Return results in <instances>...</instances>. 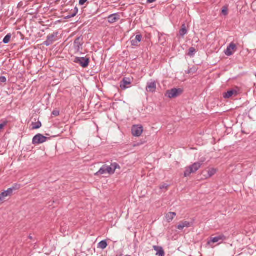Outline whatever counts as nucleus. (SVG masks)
I'll return each instance as SVG.
<instances>
[{
  "instance_id": "18",
  "label": "nucleus",
  "mask_w": 256,
  "mask_h": 256,
  "mask_svg": "<svg viewBox=\"0 0 256 256\" xmlns=\"http://www.w3.org/2000/svg\"><path fill=\"white\" fill-rule=\"evenodd\" d=\"M154 250L156 251V255H158L159 256H164V252L162 248L158 246H154Z\"/></svg>"
},
{
  "instance_id": "21",
  "label": "nucleus",
  "mask_w": 256,
  "mask_h": 256,
  "mask_svg": "<svg viewBox=\"0 0 256 256\" xmlns=\"http://www.w3.org/2000/svg\"><path fill=\"white\" fill-rule=\"evenodd\" d=\"M176 216V214L175 212H168L166 215V219L168 222H170L172 221L174 218V216Z\"/></svg>"
},
{
  "instance_id": "25",
  "label": "nucleus",
  "mask_w": 256,
  "mask_h": 256,
  "mask_svg": "<svg viewBox=\"0 0 256 256\" xmlns=\"http://www.w3.org/2000/svg\"><path fill=\"white\" fill-rule=\"evenodd\" d=\"M11 36H11V34H7V35H6V36L4 38V40H3V42H4V44H8V43L10 42V40Z\"/></svg>"
},
{
  "instance_id": "15",
  "label": "nucleus",
  "mask_w": 256,
  "mask_h": 256,
  "mask_svg": "<svg viewBox=\"0 0 256 256\" xmlns=\"http://www.w3.org/2000/svg\"><path fill=\"white\" fill-rule=\"evenodd\" d=\"M141 40L142 36L140 35H137L134 38H131L130 42L132 46H138Z\"/></svg>"
},
{
  "instance_id": "22",
  "label": "nucleus",
  "mask_w": 256,
  "mask_h": 256,
  "mask_svg": "<svg viewBox=\"0 0 256 256\" xmlns=\"http://www.w3.org/2000/svg\"><path fill=\"white\" fill-rule=\"evenodd\" d=\"M107 246L106 242V240H102L98 243V248L104 250L106 248Z\"/></svg>"
},
{
  "instance_id": "8",
  "label": "nucleus",
  "mask_w": 256,
  "mask_h": 256,
  "mask_svg": "<svg viewBox=\"0 0 256 256\" xmlns=\"http://www.w3.org/2000/svg\"><path fill=\"white\" fill-rule=\"evenodd\" d=\"M75 62L80 64L82 67L86 68L88 66L90 60L86 58H77Z\"/></svg>"
},
{
  "instance_id": "3",
  "label": "nucleus",
  "mask_w": 256,
  "mask_h": 256,
  "mask_svg": "<svg viewBox=\"0 0 256 256\" xmlns=\"http://www.w3.org/2000/svg\"><path fill=\"white\" fill-rule=\"evenodd\" d=\"M226 238L224 235H219L214 238H211L210 239L208 242V244L212 246V244L218 243V244H220L224 240H226Z\"/></svg>"
},
{
  "instance_id": "10",
  "label": "nucleus",
  "mask_w": 256,
  "mask_h": 256,
  "mask_svg": "<svg viewBox=\"0 0 256 256\" xmlns=\"http://www.w3.org/2000/svg\"><path fill=\"white\" fill-rule=\"evenodd\" d=\"M12 191L13 189L10 188L7 190H6L0 194V204H1L4 201L6 198L10 196L12 194Z\"/></svg>"
},
{
  "instance_id": "34",
  "label": "nucleus",
  "mask_w": 256,
  "mask_h": 256,
  "mask_svg": "<svg viewBox=\"0 0 256 256\" xmlns=\"http://www.w3.org/2000/svg\"><path fill=\"white\" fill-rule=\"evenodd\" d=\"M156 0H147V2L148 3H152V2H156Z\"/></svg>"
},
{
  "instance_id": "17",
  "label": "nucleus",
  "mask_w": 256,
  "mask_h": 256,
  "mask_svg": "<svg viewBox=\"0 0 256 256\" xmlns=\"http://www.w3.org/2000/svg\"><path fill=\"white\" fill-rule=\"evenodd\" d=\"M190 224L188 221L181 222L178 226L177 228L178 230H182L184 228H188L190 226Z\"/></svg>"
},
{
  "instance_id": "5",
  "label": "nucleus",
  "mask_w": 256,
  "mask_h": 256,
  "mask_svg": "<svg viewBox=\"0 0 256 256\" xmlns=\"http://www.w3.org/2000/svg\"><path fill=\"white\" fill-rule=\"evenodd\" d=\"M48 138L41 134H38L32 139V144L35 145L42 144L46 141Z\"/></svg>"
},
{
  "instance_id": "31",
  "label": "nucleus",
  "mask_w": 256,
  "mask_h": 256,
  "mask_svg": "<svg viewBox=\"0 0 256 256\" xmlns=\"http://www.w3.org/2000/svg\"><path fill=\"white\" fill-rule=\"evenodd\" d=\"M168 186L167 184H162V185H161V186H160V189H164H164H166V188H168Z\"/></svg>"
},
{
  "instance_id": "33",
  "label": "nucleus",
  "mask_w": 256,
  "mask_h": 256,
  "mask_svg": "<svg viewBox=\"0 0 256 256\" xmlns=\"http://www.w3.org/2000/svg\"><path fill=\"white\" fill-rule=\"evenodd\" d=\"M75 10H76L75 13L72 14V17H74L76 15V14L78 13V9L76 8H75Z\"/></svg>"
},
{
  "instance_id": "14",
  "label": "nucleus",
  "mask_w": 256,
  "mask_h": 256,
  "mask_svg": "<svg viewBox=\"0 0 256 256\" xmlns=\"http://www.w3.org/2000/svg\"><path fill=\"white\" fill-rule=\"evenodd\" d=\"M120 18V15L118 14H114L110 15L108 17V22L110 23H114L118 21Z\"/></svg>"
},
{
  "instance_id": "1",
  "label": "nucleus",
  "mask_w": 256,
  "mask_h": 256,
  "mask_svg": "<svg viewBox=\"0 0 256 256\" xmlns=\"http://www.w3.org/2000/svg\"><path fill=\"white\" fill-rule=\"evenodd\" d=\"M202 165V162H198L194 164L192 166L186 167L184 172V176L187 177L190 174L194 173L200 168Z\"/></svg>"
},
{
  "instance_id": "28",
  "label": "nucleus",
  "mask_w": 256,
  "mask_h": 256,
  "mask_svg": "<svg viewBox=\"0 0 256 256\" xmlns=\"http://www.w3.org/2000/svg\"><path fill=\"white\" fill-rule=\"evenodd\" d=\"M6 82V78L5 76H0V83H5Z\"/></svg>"
},
{
  "instance_id": "4",
  "label": "nucleus",
  "mask_w": 256,
  "mask_h": 256,
  "mask_svg": "<svg viewBox=\"0 0 256 256\" xmlns=\"http://www.w3.org/2000/svg\"><path fill=\"white\" fill-rule=\"evenodd\" d=\"M144 129L142 125H134L133 126L132 128V132L134 136L139 137L140 136L142 132Z\"/></svg>"
},
{
  "instance_id": "26",
  "label": "nucleus",
  "mask_w": 256,
  "mask_h": 256,
  "mask_svg": "<svg viewBox=\"0 0 256 256\" xmlns=\"http://www.w3.org/2000/svg\"><path fill=\"white\" fill-rule=\"evenodd\" d=\"M195 52H196L195 48H190L189 49L188 54V56H193V55L194 54Z\"/></svg>"
},
{
  "instance_id": "19",
  "label": "nucleus",
  "mask_w": 256,
  "mask_h": 256,
  "mask_svg": "<svg viewBox=\"0 0 256 256\" xmlns=\"http://www.w3.org/2000/svg\"><path fill=\"white\" fill-rule=\"evenodd\" d=\"M206 172L208 174V176H206V178H210L216 174V170L214 168H211L206 170L204 172Z\"/></svg>"
},
{
  "instance_id": "16",
  "label": "nucleus",
  "mask_w": 256,
  "mask_h": 256,
  "mask_svg": "<svg viewBox=\"0 0 256 256\" xmlns=\"http://www.w3.org/2000/svg\"><path fill=\"white\" fill-rule=\"evenodd\" d=\"M130 80L128 78H124L121 82L120 87L122 90H126L128 87L127 86L130 84Z\"/></svg>"
},
{
  "instance_id": "30",
  "label": "nucleus",
  "mask_w": 256,
  "mask_h": 256,
  "mask_svg": "<svg viewBox=\"0 0 256 256\" xmlns=\"http://www.w3.org/2000/svg\"><path fill=\"white\" fill-rule=\"evenodd\" d=\"M222 13L224 15H225V16L227 15V14H228V11H227V9H226V8H223V9H222Z\"/></svg>"
},
{
  "instance_id": "13",
  "label": "nucleus",
  "mask_w": 256,
  "mask_h": 256,
  "mask_svg": "<svg viewBox=\"0 0 256 256\" xmlns=\"http://www.w3.org/2000/svg\"><path fill=\"white\" fill-rule=\"evenodd\" d=\"M56 34H52L48 36L47 40L44 42V44L48 46L56 40Z\"/></svg>"
},
{
  "instance_id": "24",
  "label": "nucleus",
  "mask_w": 256,
  "mask_h": 256,
  "mask_svg": "<svg viewBox=\"0 0 256 256\" xmlns=\"http://www.w3.org/2000/svg\"><path fill=\"white\" fill-rule=\"evenodd\" d=\"M32 126L33 130L38 129L42 126V124L40 122H35V123L33 122L32 124Z\"/></svg>"
},
{
  "instance_id": "20",
  "label": "nucleus",
  "mask_w": 256,
  "mask_h": 256,
  "mask_svg": "<svg viewBox=\"0 0 256 256\" xmlns=\"http://www.w3.org/2000/svg\"><path fill=\"white\" fill-rule=\"evenodd\" d=\"M105 174H108V172L106 170V165L103 166L100 168V170L96 173L95 174V175L98 176Z\"/></svg>"
},
{
  "instance_id": "9",
  "label": "nucleus",
  "mask_w": 256,
  "mask_h": 256,
  "mask_svg": "<svg viewBox=\"0 0 256 256\" xmlns=\"http://www.w3.org/2000/svg\"><path fill=\"white\" fill-rule=\"evenodd\" d=\"M236 50V44L232 42L230 44V45L228 46L226 50L224 53L227 56H230Z\"/></svg>"
},
{
  "instance_id": "27",
  "label": "nucleus",
  "mask_w": 256,
  "mask_h": 256,
  "mask_svg": "<svg viewBox=\"0 0 256 256\" xmlns=\"http://www.w3.org/2000/svg\"><path fill=\"white\" fill-rule=\"evenodd\" d=\"M7 124L8 122L6 121H4L2 123L0 124V131L4 128Z\"/></svg>"
},
{
  "instance_id": "6",
  "label": "nucleus",
  "mask_w": 256,
  "mask_h": 256,
  "mask_svg": "<svg viewBox=\"0 0 256 256\" xmlns=\"http://www.w3.org/2000/svg\"><path fill=\"white\" fill-rule=\"evenodd\" d=\"M120 166L117 163H112L110 166L106 165V170L108 174H112L116 169H120Z\"/></svg>"
},
{
  "instance_id": "7",
  "label": "nucleus",
  "mask_w": 256,
  "mask_h": 256,
  "mask_svg": "<svg viewBox=\"0 0 256 256\" xmlns=\"http://www.w3.org/2000/svg\"><path fill=\"white\" fill-rule=\"evenodd\" d=\"M83 44L82 38L80 37L78 38L74 42V52H78L80 51V49Z\"/></svg>"
},
{
  "instance_id": "29",
  "label": "nucleus",
  "mask_w": 256,
  "mask_h": 256,
  "mask_svg": "<svg viewBox=\"0 0 256 256\" xmlns=\"http://www.w3.org/2000/svg\"><path fill=\"white\" fill-rule=\"evenodd\" d=\"M88 0H80L79 4L80 6H83Z\"/></svg>"
},
{
  "instance_id": "2",
  "label": "nucleus",
  "mask_w": 256,
  "mask_h": 256,
  "mask_svg": "<svg viewBox=\"0 0 256 256\" xmlns=\"http://www.w3.org/2000/svg\"><path fill=\"white\" fill-rule=\"evenodd\" d=\"M182 92V90L180 88H172L166 91V96L170 98H175L180 95Z\"/></svg>"
},
{
  "instance_id": "12",
  "label": "nucleus",
  "mask_w": 256,
  "mask_h": 256,
  "mask_svg": "<svg viewBox=\"0 0 256 256\" xmlns=\"http://www.w3.org/2000/svg\"><path fill=\"white\" fill-rule=\"evenodd\" d=\"M156 88V83L154 81L149 82L147 84L146 90L149 92H154Z\"/></svg>"
},
{
  "instance_id": "23",
  "label": "nucleus",
  "mask_w": 256,
  "mask_h": 256,
  "mask_svg": "<svg viewBox=\"0 0 256 256\" xmlns=\"http://www.w3.org/2000/svg\"><path fill=\"white\" fill-rule=\"evenodd\" d=\"M187 33V30L186 29V26L184 24L182 26V28L180 30V34L182 36H184Z\"/></svg>"
},
{
  "instance_id": "32",
  "label": "nucleus",
  "mask_w": 256,
  "mask_h": 256,
  "mask_svg": "<svg viewBox=\"0 0 256 256\" xmlns=\"http://www.w3.org/2000/svg\"><path fill=\"white\" fill-rule=\"evenodd\" d=\"M52 114L55 116H57L59 114V112L58 111H54Z\"/></svg>"
},
{
  "instance_id": "11",
  "label": "nucleus",
  "mask_w": 256,
  "mask_h": 256,
  "mask_svg": "<svg viewBox=\"0 0 256 256\" xmlns=\"http://www.w3.org/2000/svg\"><path fill=\"white\" fill-rule=\"evenodd\" d=\"M238 94V91L236 89H232L223 94L224 98H229L233 96H236Z\"/></svg>"
}]
</instances>
